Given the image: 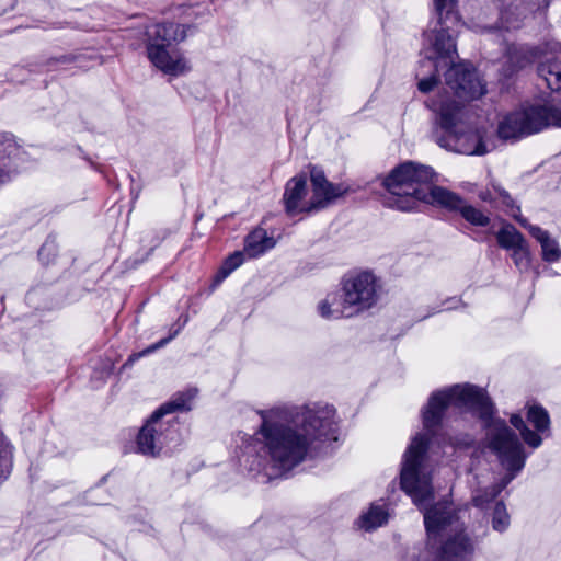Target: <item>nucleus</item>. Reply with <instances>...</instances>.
Here are the masks:
<instances>
[{
	"label": "nucleus",
	"mask_w": 561,
	"mask_h": 561,
	"mask_svg": "<svg viewBox=\"0 0 561 561\" xmlns=\"http://www.w3.org/2000/svg\"><path fill=\"white\" fill-rule=\"evenodd\" d=\"M259 430L268 462L279 472L291 470L309 455L313 443L335 425V409L314 403L299 408L274 407L260 411Z\"/></svg>",
	"instance_id": "20e7f679"
},
{
	"label": "nucleus",
	"mask_w": 561,
	"mask_h": 561,
	"mask_svg": "<svg viewBox=\"0 0 561 561\" xmlns=\"http://www.w3.org/2000/svg\"><path fill=\"white\" fill-rule=\"evenodd\" d=\"M497 243L505 250H512L524 242V236L512 225L503 226L496 233Z\"/></svg>",
	"instance_id": "6ab92c4d"
},
{
	"label": "nucleus",
	"mask_w": 561,
	"mask_h": 561,
	"mask_svg": "<svg viewBox=\"0 0 561 561\" xmlns=\"http://www.w3.org/2000/svg\"><path fill=\"white\" fill-rule=\"evenodd\" d=\"M480 198L485 202H492L495 199V197L492 195L490 191L481 192Z\"/></svg>",
	"instance_id": "c85d7f7f"
},
{
	"label": "nucleus",
	"mask_w": 561,
	"mask_h": 561,
	"mask_svg": "<svg viewBox=\"0 0 561 561\" xmlns=\"http://www.w3.org/2000/svg\"><path fill=\"white\" fill-rule=\"evenodd\" d=\"M433 178L434 171L427 165L412 161L400 164L383 181L388 192L385 204L401 211L415 209L420 202L442 207L458 206V195L440 186H431Z\"/></svg>",
	"instance_id": "39448f33"
},
{
	"label": "nucleus",
	"mask_w": 561,
	"mask_h": 561,
	"mask_svg": "<svg viewBox=\"0 0 561 561\" xmlns=\"http://www.w3.org/2000/svg\"><path fill=\"white\" fill-rule=\"evenodd\" d=\"M457 0H434L439 28L425 34V59L421 68L433 67L436 72L446 69L447 87L458 101L449 96H439L428 103L438 114L439 125L447 133L446 138L437 137L440 147L468 156H483L490 151L489 142L481 130L459 134L456 127L462 118L463 102L478 99L485 93V87L474 70L465 64H456V45L449 30L459 24L456 12Z\"/></svg>",
	"instance_id": "f257e3e1"
},
{
	"label": "nucleus",
	"mask_w": 561,
	"mask_h": 561,
	"mask_svg": "<svg viewBox=\"0 0 561 561\" xmlns=\"http://www.w3.org/2000/svg\"><path fill=\"white\" fill-rule=\"evenodd\" d=\"M547 48L548 45H545V48L515 44L507 45L503 62L504 77L511 78L533 61L545 58V61L539 62L538 73L545 79L551 90L561 91V59L549 58L547 56Z\"/></svg>",
	"instance_id": "9d476101"
},
{
	"label": "nucleus",
	"mask_w": 561,
	"mask_h": 561,
	"mask_svg": "<svg viewBox=\"0 0 561 561\" xmlns=\"http://www.w3.org/2000/svg\"><path fill=\"white\" fill-rule=\"evenodd\" d=\"M12 465V453L7 438L0 430V480L4 479L10 472Z\"/></svg>",
	"instance_id": "4be33fe9"
},
{
	"label": "nucleus",
	"mask_w": 561,
	"mask_h": 561,
	"mask_svg": "<svg viewBox=\"0 0 561 561\" xmlns=\"http://www.w3.org/2000/svg\"><path fill=\"white\" fill-rule=\"evenodd\" d=\"M18 146L10 135H0V168L7 178L10 160L16 154Z\"/></svg>",
	"instance_id": "aec40b11"
},
{
	"label": "nucleus",
	"mask_w": 561,
	"mask_h": 561,
	"mask_svg": "<svg viewBox=\"0 0 561 561\" xmlns=\"http://www.w3.org/2000/svg\"><path fill=\"white\" fill-rule=\"evenodd\" d=\"M527 420L530 424H533L537 432L530 431L523 419L513 414L511 416V423L515 426L519 433L524 442L533 447L537 448L541 445L542 438L539 436V433L545 434L549 432L550 427V417L548 412L540 405H529L527 411Z\"/></svg>",
	"instance_id": "f8f14e48"
},
{
	"label": "nucleus",
	"mask_w": 561,
	"mask_h": 561,
	"mask_svg": "<svg viewBox=\"0 0 561 561\" xmlns=\"http://www.w3.org/2000/svg\"><path fill=\"white\" fill-rule=\"evenodd\" d=\"M317 310L319 316L327 320H336L356 316L353 308L348 306L343 293L328 294L318 302Z\"/></svg>",
	"instance_id": "4468645a"
},
{
	"label": "nucleus",
	"mask_w": 561,
	"mask_h": 561,
	"mask_svg": "<svg viewBox=\"0 0 561 561\" xmlns=\"http://www.w3.org/2000/svg\"><path fill=\"white\" fill-rule=\"evenodd\" d=\"M511 251L512 259L520 271L527 270L530 266V251L526 240Z\"/></svg>",
	"instance_id": "5701e85b"
},
{
	"label": "nucleus",
	"mask_w": 561,
	"mask_h": 561,
	"mask_svg": "<svg viewBox=\"0 0 561 561\" xmlns=\"http://www.w3.org/2000/svg\"><path fill=\"white\" fill-rule=\"evenodd\" d=\"M186 26L176 23H157L146 31V51L149 61L164 75L180 77L191 71V64L183 53L173 48L184 41Z\"/></svg>",
	"instance_id": "6e6552de"
},
{
	"label": "nucleus",
	"mask_w": 561,
	"mask_h": 561,
	"mask_svg": "<svg viewBox=\"0 0 561 561\" xmlns=\"http://www.w3.org/2000/svg\"><path fill=\"white\" fill-rule=\"evenodd\" d=\"M244 261V253L241 251H237L233 254L229 255L220 271H219V279L226 278L231 272L238 268Z\"/></svg>",
	"instance_id": "393cba45"
},
{
	"label": "nucleus",
	"mask_w": 561,
	"mask_h": 561,
	"mask_svg": "<svg viewBox=\"0 0 561 561\" xmlns=\"http://www.w3.org/2000/svg\"><path fill=\"white\" fill-rule=\"evenodd\" d=\"M527 134H536L550 126L561 127V111L550 106H529L522 108Z\"/></svg>",
	"instance_id": "ddd939ff"
},
{
	"label": "nucleus",
	"mask_w": 561,
	"mask_h": 561,
	"mask_svg": "<svg viewBox=\"0 0 561 561\" xmlns=\"http://www.w3.org/2000/svg\"><path fill=\"white\" fill-rule=\"evenodd\" d=\"M381 285L375 274L362 271L346 276L342 293L356 314L373 308L379 299Z\"/></svg>",
	"instance_id": "9b49d317"
},
{
	"label": "nucleus",
	"mask_w": 561,
	"mask_h": 561,
	"mask_svg": "<svg viewBox=\"0 0 561 561\" xmlns=\"http://www.w3.org/2000/svg\"><path fill=\"white\" fill-rule=\"evenodd\" d=\"M455 405L479 412L485 420L488 447L496 455L506 474L490 489L479 490L472 497L476 506L483 507L492 501L524 468L526 455L516 435L504 421L491 419L492 404L483 389L472 385H455L434 392L423 411L424 426H436L447 407Z\"/></svg>",
	"instance_id": "7ed1b4c3"
},
{
	"label": "nucleus",
	"mask_w": 561,
	"mask_h": 561,
	"mask_svg": "<svg viewBox=\"0 0 561 561\" xmlns=\"http://www.w3.org/2000/svg\"><path fill=\"white\" fill-rule=\"evenodd\" d=\"M493 190H494V193L496 194V196L499 198H501L504 204L508 205V203L511 201L508 194L504 190H502L500 186H496V185H493Z\"/></svg>",
	"instance_id": "cd10ccee"
},
{
	"label": "nucleus",
	"mask_w": 561,
	"mask_h": 561,
	"mask_svg": "<svg viewBox=\"0 0 561 561\" xmlns=\"http://www.w3.org/2000/svg\"><path fill=\"white\" fill-rule=\"evenodd\" d=\"M311 190L305 175L291 178L285 187L283 201L290 216L311 214L327 208L347 190L341 184L329 182L323 171L312 168L310 171Z\"/></svg>",
	"instance_id": "423d86ee"
},
{
	"label": "nucleus",
	"mask_w": 561,
	"mask_h": 561,
	"mask_svg": "<svg viewBox=\"0 0 561 561\" xmlns=\"http://www.w3.org/2000/svg\"><path fill=\"white\" fill-rule=\"evenodd\" d=\"M389 514L382 505H371L367 513L360 517V526L371 530L387 523Z\"/></svg>",
	"instance_id": "a211bd4d"
},
{
	"label": "nucleus",
	"mask_w": 561,
	"mask_h": 561,
	"mask_svg": "<svg viewBox=\"0 0 561 561\" xmlns=\"http://www.w3.org/2000/svg\"><path fill=\"white\" fill-rule=\"evenodd\" d=\"M428 444L427 434H417L403 455L400 471L401 489L424 511L427 545L417 561H470L474 551L473 541L459 523L453 505L439 502L425 508L434 499Z\"/></svg>",
	"instance_id": "f03ea898"
},
{
	"label": "nucleus",
	"mask_w": 561,
	"mask_h": 561,
	"mask_svg": "<svg viewBox=\"0 0 561 561\" xmlns=\"http://www.w3.org/2000/svg\"><path fill=\"white\" fill-rule=\"evenodd\" d=\"M186 26L176 23H157L146 31V51L149 61L164 75L180 77L191 71V64L183 53L173 48L184 41Z\"/></svg>",
	"instance_id": "0eeeda50"
},
{
	"label": "nucleus",
	"mask_w": 561,
	"mask_h": 561,
	"mask_svg": "<svg viewBox=\"0 0 561 561\" xmlns=\"http://www.w3.org/2000/svg\"><path fill=\"white\" fill-rule=\"evenodd\" d=\"M437 78L435 75H432L430 77H424L419 80L417 87L419 90L423 93H427L432 91L437 85Z\"/></svg>",
	"instance_id": "a878e982"
},
{
	"label": "nucleus",
	"mask_w": 561,
	"mask_h": 561,
	"mask_svg": "<svg viewBox=\"0 0 561 561\" xmlns=\"http://www.w3.org/2000/svg\"><path fill=\"white\" fill-rule=\"evenodd\" d=\"M4 182V173L2 172V169L0 168V185Z\"/></svg>",
	"instance_id": "c756f323"
},
{
	"label": "nucleus",
	"mask_w": 561,
	"mask_h": 561,
	"mask_svg": "<svg viewBox=\"0 0 561 561\" xmlns=\"http://www.w3.org/2000/svg\"><path fill=\"white\" fill-rule=\"evenodd\" d=\"M497 134L502 139H516L528 136L522 111H514L499 123Z\"/></svg>",
	"instance_id": "dca6fc26"
},
{
	"label": "nucleus",
	"mask_w": 561,
	"mask_h": 561,
	"mask_svg": "<svg viewBox=\"0 0 561 561\" xmlns=\"http://www.w3.org/2000/svg\"><path fill=\"white\" fill-rule=\"evenodd\" d=\"M195 397V391L181 393L162 404L141 427L137 437V447L139 453L149 456L158 455L163 448L170 447L179 433L172 427L170 421L163 422L162 417L167 414L190 410V401Z\"/></svg>",
	"instance_id": "1a4fd4ad"
},
{
	"label": "nucleus",
	"mask_w": 561,
	"mask_h": 561,
	"mask_svg": "<svg viewBox=\"0 0 561 561\" xmlns=\"http://www.w3.org/2000/svg\"><path fill=\"white\" fill-rule=\"evenodd\" d=\"M275 241L263 229H256L251 232L245 241L244 253L250 257H256L265 251L274 248Z\"/></svg>",
	"instance_id": "f3484780"
},
{
	"label": "nucleus",
	"mask_w": 561,
	"mask_h": 561,
	"mask_svg": "<svg viewBox=\"0 0 561 561\" xmlns=\"http://www.w3.org/2000/svg\"><path fill=\"white\" fill-rule=\"evenodd\" d=\"M172 337L173 336H170L168 339H163L160 342H158L157 344H154V345L148 347L147 350H145L142 353L131 355L129 360H135V359L139 358L140 356H142L145 354H148L150 352H153V351L158 350L159 347L165 345Z\"/></svg>",
	"instance_id": "bb28decb"
},
{
	"label": "nucleus",
	"mask_w": 561,
	"mask_h": 561,
	"mask_svg": "<svg viewBox=\"0 0 561 561\" xmlns=\"http://www.w3.org/2000/svg\"><path fill=\"white\" fill-rule=\"evenodd\" d=\"M510 526V516L503 503H497L493 511L492 527L499 533L505 531Z\"/></svg>",
	"instance_id": "b1692460"
},
{
	"label": "nucleus",
	"mask_w": 561,
	"mask_h": 561,
	"mask_svg": "<svg viewBox=\"0 0 561 561\" xmlns=\"http://www.w3.org/2000/svg\"><path fill=\"white\" fill-rule=\"evenodd\" d=\"M459 205L456 207H447L448 209H459L462 217L476 226H488L490 222V218L484 215L481 210L474 208L473 206L466 205L463 201L459 197Z\"/></svg>",
	"instance_id": "412c9836"
},
{
	"label": "nucleus",
	"mask_w": 561,
	"mask_h": 561,
	"mask_svg": "<svg viewBox=\"0 0 561 561\" xmlns=\"http://www.w3.org/2000/svg\"><path fill=\"white\" fill-rule=\"evenodd\" d=\"M518 222L528 229L529 233L540 243L542 259L547 262H557L561 259V249L556 239H552L548 231L538 226L528 225L526 219H517Z\"/></svg>",
	"instance_id": "2eb2a0df"
}]
</instances>
